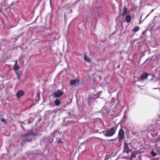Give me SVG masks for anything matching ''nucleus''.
I'll return each mask as SVG.
<instances>
[{
	"mask_svg": "<svg viewBox=\"0 0 160 160\" xmlns=\"http://www.w3.org/2000/svg\"><path fill=\"white\" fill-rule=\"evenodd\" d=\"M131 20V17L130 15H128L126 16V21L127 23L130 22Z\"/></svg>",
	"mask_w": 160,
	"mask_h": 160,
	"instance_id": "nucleus-9",
	"label": "nucleus"
},
{
	"mask_svg": "<svg viewBox=\"0 0 160 160\" xmlns=\"http://www.w3.org/2000/svg\"><path fill=\"white\" fill-rule=\"evenodd\" d=\"M18 61H16L15 63L13 66V69L15 70L17 74V78L18 79H20V75L18 72V70L19 68V67L18 65Z\"/></svg>",
	"mask_w": 160,
	"mask_h": 160,
	"instance_id": "nucleus-3",
	"label": "nucleus"
},
{
	"mask_svg": "<svg viewBox=\"0 0 160 160\" xmlns=\"http://www.w3.org/2000/svg\"><path fill=\"white\" fill-rule=\"evenodd\" d=\"M54 104L56 106H59L60 104V101L59 100H56L54 101Z\"/></svg>",
	"mask_w": 160,
	"mask_h": 160,
	"instance_id": "nucleus-12",
	"label": "nucleus"
},
{
	"mask_svg": "<svg viewBox=\"0 0 160 160\" xmlns=\"http://www.w3.org/2000/svg\"><path fill=\"white\" fill-rule=\"evenodd\" d=\"M139 29V27L138 26H135L133 29V31L134 32H137Z\"/></svg>",
	"mask_w": 160,
	"mask_h": 160,
	"instance_id": "nucleus-15",
	"label": "nucleus"
},
{
	"mask_svg": "<svg viewBox=\"0 0 160 160\" xmlns=\"http://www.w3.org/2000/svg\"><path fill=\"white\" fill-rule=\"evenodd\" d=\"M151 154L152 155L153 157H155L157 155V154L155 153L153 151H152L151 152Z\"/></svg>",
	"mask_w": 160,
	"mask_h": 160,
	"instance_id": "nucleus-18",
	"label": "nucleus"
},
{
	"mask_svg": "<svg viewBox=\"0 0 160 160\" xmlns=\"http://www.w3.org/2000/svg\"><path fill=\"white\" fill-rule=\"evenodd\" d=\"M128 144L126 143H124V148H128Z\"/></svg>",
	"mask_w": 160,
	"mask_h": 160,
	"instance_id": "nucleus-17",
	"label": "nucleus"
},
{
	"mask_svg": "<svg viewBox=\"0 0 160 160\" xmlns=\"http://www.w3.org/2000/svg\"><path fill=\"white\" fill-rule=\"evenodd\" d=\"M36 96L38 98V100H40V93H39V91H38V92Z\"/></svg>",
	"mask_w": 160,
	"mask_h": 160,
	"instance_id": "nucleus-16",
	"label": "nucleus"
},
{
	"mask_svg": "<svg viewBox=\"0 0 160 160\" xmlns=\"http://www.w3.org/2000/svg\"><path fill=\"white\" fill-rule=\"evenodd\" d=\"M1 121L4 123L7 122V121L4 118H2L1 119Z\"/></svg>",
	"mask_w": 160,
	"mask_h": 160,
	"instance_id": "nucleus-19",
	"label": "nucleus"
},
{
	"mask_svg": "<svg viewBox=\"0 0 160 160\" xmlns=\"http://www.w3.org/2000/svg\"><path fill=\"white\" fill-rule=\"evenodd\" d=\"M118 125H117L114 127H112L108 130L103 131L102 133L104 136L107 137H110L114 135L117 129Z\"/></svg>",
	"mask_w": 160,
	"mask_h": 160,
	"instance_id": "nucleus-1",
	"label": "nucleus"
},
{
	"mask_svg": "<svg viewBox=\"0 0 160 160\" xmlns=\"http://www.w3.org/2000/svg\"><path fill=\"white\" fill-rule=\"evenodd\" d=\"M21 123H23V122H22V121H21Z\"/></svg>",
	"mask_w": 160,
	"mask_h": 160,
	"instance_id": "nucleus-22",
	"label": "nucleus"
},
{
	"mask_svg": "<svg viewBox=\"0 0 160 160\" xmlns=\"http://www.w3.org/2000/svg\"><path fill=\"white\" fill-rule=\"evenodd\" d=\"M138 153L136 152H133L131 153V157L133 158H135L136 157V155L138 154Z\"/></svg>",
	"mask_w": 160,
	"mask_h": 160,
	"instance_id": "nucleus-11",
	"label": "nucleus"
},
{
	"mask_svg": "<svg viewBox=\"0 0 160 160\" xmlns=\"http://www.w3.org/2000/svg\"><path fill=\"white\" fill-rule=\"evenodd\" d=\"M24 95V92L22 91H19L16 94L17 98H19L23 96Z\"/></svg>",
	"mask_w": 160,
	"mask_h": 160,
	"instance_id": "nucleus-7",
	"label": "nucleus"
},
{
	"mask_svg": "<svg viewBox=\"0 0 160 160\" xmlns=\"http://www.w3.org/2000/svg\"><path fill=\"white\" fill-rule=\"evenodd\" d=\"M84 59L86 61L88 62H91L90 59L86 55H85Z\"/></svg>",
	"mask_w": 160,
	"mask_h": 160,
	"instance_id": "nucleus-13",
	"label": "nucleus"
},
{
	"mask_svg": "<svg viewBox=\"0 0 160 160\" xmlns=\"http://www.w3.org/2000/svg\"><path fill=\"white\" fill-rule=\"evenodd\" d=\"M58 142H60V141L59 140V141H58Z\"/></svg>",
	"mask_w": 160,
	"mask_h": 160,
	"instance_id": "nucleus-23",
	"label": "nucleus"
},
{
	"mask_svg": "<svg viewBox=\"0 0 160 160\" xmlns=\"http://www.w3.org/2000/svg\"><path fill=\"white\" fill-rule=\"evenodd\" d=\"M36 135V134L33 132L32 131H29L26 134L23 136V140L24 141L29 142L32 139V137Z\"/></svg>",
	"mask_w": 160,
	"mask_h": 160,
	"instance_id": "nucleus-2",
	"label": "nucleus"
},
{
	"mask_svg": "<svg viewBox=\"0 0 160 160\" xmlns=\"http://www.w3.org/2000/svg\"><path fill=\"white\" fill-rule=\"evenodd\" d=\"M131 152V150L129 149L128 148H124L123 152L127 153H128Z\"/></svg>",
	"mask_w": 160,
	"mask_h": 160,
	"instance_id": "nucleus-14",
	"label": "nucleus"
},
{
	"mask_svg": "<svg viewBox=\"0 0 160 160\" xmlns=\"http://www.w3.org/2000/svg\"><path fill=\"white\" fill-rule=\"evenodd\" d=\"M132 158H133L131 157L129 159V160H132Z\"/></svg>",
	"mask_w": 160,
	"mask_h": 160,
	"instance_id": "nucleus-20",
	"label": "nucleus"
},
{
	"mask_svg": "<svg viewBox=\"0 0 160 160\" xmlns=\"http://www.w3.org/2000/svg\"><path fill=\"white\" fill-rule=\"evenodd\" d=\"M128 9L124 7L123 12L122 13V16H124L125 14L127 13Z\"/></svg>",
	"mask_w": 160,
	"mask_h": 160,
	"instance_id": "nucleus-10",
	"label": "nucleus"
},
{
	"mask_svg": "<svg viewBox=\"0 0 160 160\" xmlns=\"http://www.w3.org/2000/svg\"><path fill=\"white\" fill-rule=\"evenodd\" d=\"M80 82L79 80L78 79H76L74 80H72L70 81V85H74L75 84L78 83Z\"/></svg>",
	"mask_w": 160,
	"mask_h": 160,
	"instance_id": "nucleus-8",
	"label": "nucleus"
},
{
	"mask_svg": "<svg viewBox=\"0 0 160 160\" xmlns=\"http://www.w3.org/2000/svg\"><path fill=\"white\" fill-rule=\"evenodd\" d=\"M63 94V92L61 90H58L56 92L53 93V95L54 97L58 98L61 97Z\"/></svg>",
	"mask_w": 160,
	"mask_h": 160,
	"instance_id": "nucleus-5",
	"label": "nucleus"
},
{
	"mask_svg": "<svg viewBox=\"0 0 160 160\" xmlns=\"http://www.w3.org/2000/svg\"><path fill=\"white\" fill-rule=\"evenodd\" d=\"M118 137L119 138L120 140H122L125 138V133L123 130L121 128L119 131Z\"/></svg>",
	"mask_w": 160,
	"mask_h": 160,
	"instance_id": "nucleus-4",
	"label": "nucleus"
},
{
	"mask_svg": "<svg viewBox=\"0 0 160 160\" xmlns=\"http://www.w3.org/2000/svg\"><path fill=\"white\" fill-rule=\"evenodd\" d=\"M149 74L148 73H144L142 74V75L141 76L140 79H138V81L140 80H142L143 79H146L148 76Z\"/></svg>",
	"mask_w": 160,
	"mask_h": 160,
	"instance_id": "nucleus-6",
	"label": "nucleus"
},
{
	"mask_svg": "<svg viewBox=\"0 0 160 160\" xmlns=\"http://www.w3.org/2000/svg\"><path fill=\"white\" fill-rule=\"evenodd\" d=\"M119 67H120V65H118V66H117V68H119Z\"/></svg>",
	"mask_w": 160,
	"mask_h": 160,
	"instance_id": "nucleus-21",
	"label": "nucleus"
}]
</instances>
